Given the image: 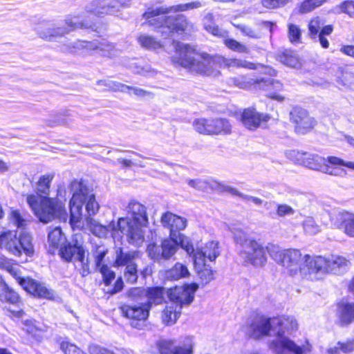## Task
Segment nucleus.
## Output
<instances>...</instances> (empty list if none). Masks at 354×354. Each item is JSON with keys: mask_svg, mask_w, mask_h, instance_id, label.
I'll return each mask as SVG.
<instances>
[{"mask_svg": "<svg viewBox=\"0 0 354 354\" xmlns=\"http://www.w3.org/2000/svg\"><path fill=\"white\" fill-rule=\"evenodd\" d=\"M277 71L271 66H264L258 75H238L231 79L232 83L243 89H255L267 92L266 97L277 102H283L284 96L279 93L283 90V83L273 77L277 76Z\"/></svg>", "mask_w": 354, "mask_h": 354, "instance_id": "1", "label": "nucleus"}, {"mask_svg": "<svg viewBox=\"0 0 354 354\" xmlns=\"http://www.w3.org/2000/svg\"><path fill=\"white\" fill-rule=\"evenodd\" d=\"M106 0H94L89 7L78 15H71L65 19V28L68 31L77 29L91 30L97 32L103 25L101 19L109 14L113 8Z\"/></svg>", "mask_w": 354, "mask_h": 354, "instance_id": "2", "label": "nucleus"}, {"mask_svg": "<svg viewBox=\"0 0 354 354\" xmlns=\"http://www.w3.org/2000/svg\"><path fill=\"white\" fill-rule=\"evenodd\" d=\"M0 269L9 273L28 293L39 299H53V292L30 277H23L20 264L15 260L0 255Z\"/></svg>", "mask_w": 354, "mask_h": 354, "instance_id": "3", "label": "nucleus"}, {"mask_svg": "<svg viewBox=\"0 0 354 354\" xmlns=\"http://www.w3.org/2000/svg\"><path fill=\"white\" fill-rule=\"evenodd\" d=\"M127 214L130 218L120 217L118 220V230L125 234L129 239H136L140 234V229L149 225L146 207L142 203L132 200L127 205Z\"/></svg>", "mask_w": 354, "mask_h": 354, "instance_id": "4", "label": "nucleus"}, {"mask_svg": "<svg viewBox=\"0 0 354 354\" xmlns=\"http://www.w3.org/2000/svg\"><path fill=\"white\" fill-rule=\"evenodd\" d=\"M0 250L17 257L22 254L32 257L35 254L31 236L27 233L19 234L16 230L7 229L0 232Z\"/></svg>", "mask_w": 354, "mask_h": 354, "instance_id": "5", "label": "nucleus"}, {"mask_svg": "<svg viewBox=\"0 0 354 354\" xmlns=\"http://www.w3.org/2000/svg\"><path fill=\"white\" fill-rule=\"evenodd\" d=\"M26 201L35 215L44 223L50 222L66 212L64 203L57 198L42 196L39 201L37 195L30 194L27 196Z\"/></svg>", "mask_w": 354, "mask_h": 354, "instance_id": "6", "label": "nucleus"}, {"mask_svg": "<svg viewBox=\"0 0 354 354\" xmlns=\"http://www.w3.org/2000/svg\"><path fill=\"white\" fill-rule=\"evenodd\" d=\"M269 255L278 264L285 268L290 276H295L302 270L301 261L304 257L299 249H281L274 244L269 246Z\"/></svg>", "mask_w": 354, "mask_h": 354, "instance_id": "7", "label": "nucleus"}, {"mask_svg": "<svg viewBox=\"0 0 354 354\" xmlns=\"http://www.w3.org/2000/svg\"><path fill=\"white\" fill-rule=\"evenodd\" d=\"M194 129L205 136H229L233 127L229 119L223 117L198 118L192 123Z\"/></svg>", "mask_w": 354, "mask_h": 354, "instance_id": "8", "label": "nucleus"}, {"mask_svg": "<svg viewBox=\"0 0 354 354\" xmlns=\"http://www.w3.org/2000/svg\"><path fill=\"white\" fill-rule=\"evenodd\" d=\"M118 309L120 315L128 320L129 326L134 329L140 330L147 326L150 315L149 305L140 303L138 304H122Z\"/></svg>", "mask_w": 354, "mask_h": 354, "instance_id": "9", "label": "nucleus"}, {"mask_svg": "<svg viewBox=\"0 0 354 354\" xmlns=\"http://www.w3.org/2000/svg\"><path fill=\"white\" fill-rule=\"evenodd\" d=\"M0 302L6 306L8 316L12 319L23 317L25 315V311L21 308L23 299L17 291L8 286L2 275H0Z\"/></svg>", "mask_w": 354, "mask_h": 354, "instance_id": "10", "label": "nucleus"}, {"mask_svg": "<svg viewBox=\"0 0 354 354\" xmlns=\"http://www.w3.org/2000/svg\"><path fill=\"white\" fill-rule=\"evenodd\" d=\"M245 246L240 252V255L247 265H252L254 267H262L267 263V253L269 254V246L274 245L273 243H268L264 246L261 243L254 239H246Z\"/></svg>", "mask_w": 354, "mask_h": 354, "instance_id": "11", "label": "nucleus"}, {"mask_svg": "<svg viewBox=\"0 0 354 354\" xmlns=\"http://www.w3.org/2000/svg\"><path fill=\"white\" fill-rule=\"evenodd\" d=\"M173 45L174 54L170 57L171 62L176 66H180L189 71L198 51L191 44L180 41L174 40Z\"/></svg>", "mask_w": 354, "mask_h": 354, "instance_id": "12", "label": "nucleus"}, {"mask_svg": "<svg viewBox=\"0 0 354 354\" xmlns=\"http://www.w3.org/2000/svg\"><path fill=\"white\" fill-rule=\"evenodd\" d=\"M198 288V284L196 283H186L183 286H175L170 288L167 292L169 301L183 308V306L192 304L195 297V292Z\"/></svg>", "mask_w": 354, "mask_h": 354, "instance_id": "13", "label": "nucleus"}, {"mask_svg": "<svg viewBox=\"0 0 354 354\" xmlns=\"http://www.w3.org/2000/svg\"><path fill=\"white\" fill-rule=\"evenodd\" d=\"M290 122L297 134H306L312 131L317 124L309 113L300 107H295L290 113Z\"/></svg>", "mask_w": 354, "mask_h": 354, "instance_id": "14", "label": "nucleus"}, {"mask_svg": "<svg viewBox=\"0 0 354 354\" xmlns=\"http://www.w3.org/2000/svg\"><path fill=\"white\" fill-rule=\"evenodd\" d=\"M270 119V114L259 112L253 106L243 109L239 117L243 126L250 131H255L262 125H266Z\"/></svg>", "mask_w": 354, "mask_h": 354, "instance_id": "15", "label": "nucleus"}, {"mask_svg": "<svg viewBox=\"0 0 354 354\" xmlns=\"http://www.w3.org/2000/svg\"><path fill=\"white\" fill-rule=\"evenodd\" d=\"M165 29L168 30L171 35L187 36L194 31V24L183 14L167 15Z\"/></svg>", "mask_w": 354, "mask_h": 354, "instance_id": "16", "label": "nucleus"}, {"mask_svg": "<svg viewBox=\"0 0 354 354\" xmlns=\"http://www.w3.org/2000/svg\"><path fill=\"white\" fill-rule=\"evenodd\" d=\"M308 34L311 39H318L321 46L327 49L330 46L326 36L331 35L334 27L332 24L323 26V23L319 17L312 18L308 25Z\"/></svg>", "mask_w": 354, "mask_h": 354, "instance_id": "17", "label": "nucleus"}, {"mask_svg": "<svg viewBox=\"0 0 354 354\" xmlns=\"http://www.w3.org/2000/svg\"><path fill=\"white\" fill-rule=\"evenodd\" d=\"M205 30L212 35L222 39L224 45L230 50L243 54L250 53V48L248 46L233 38H230L229 32L222 30L218 25H207L205 26Z\"/></svg>", "mask_w": 354, "mask_h": 354, "instance_id": "18", "label": "nucleus"}, {"mask_svg": "<svg viewBox=\"0 0 354 354\" xmlns=\"http://www.w3.org/2000/svg\"><path fill=\"white\" fill-rule=\"evenodd\" d=\"M290 159L296 164L305 166L311 169L328 171V167L324 166V158L317 154H311L308 152L292 151L290 153Z\"/></svg>", "mask_w": 354, "mask_h": 354, "instance_id": "19", "label": "nucleus"}, {"mask_svg": "<svg viewBox=\"0 0 354 354\" xmlns=\"http://www.w3.org/2000/svg\"><path fill=\"white\" fill-rule=\"evenodd\" d=\"M189 71L202 76L216 75L219 71L215 68L214 55L206 52H198Z\"/></svg>", "mask_w": 354, "mask_h": 354, "instance_id": "20", "label": "nucleus"}, {"mask_svg": "<svg viewBox=\"0 0 354 354\" xmlns=\"http://www.w3.org/2000/svg\"><path fill=\"white\" fill-rule=\"evenodd\" d=\"M171 12L168 7H149L142 14L145 24L155 30L165 29L167 19L166 17Z\"/></svg>", "mask_w": 354, "mask_h": 354, "instance_id": "21", "label": "nucleus"}, {"mask_svg": "<svg viewBox=\"0 0 354 354\" xmlns=\"http://www.w3.org/2000/svg\"><path fill=\"white\" fill-rule=\"evenodd\" d=\"M274 57L277 62L290 68L300 69L304 64L303 59L297 50L290 48L279 50Z\"/></svg>", "mask_w": 354, "mask_h": 354, "instance_id": "22", "label": "nucleus"}, {"mask_svg": "<svg viewBox=\"0 0 354 354\" xmlns=\"http://www.w3.org/2000/svg\"><path fill=\"white\" fill-rule=\"evenodd\" d=\"M159 354H193V345H176L174 339H159L155 343Z\"/></svg>", "mask_w": 354, "mask_h": 354, "instance_id": "23", "label": "nucleus"}, {"mask_svg": "<svg viewBox=\"0 0 354 354\" xmlns=\"http://www.w3.org/2000/svg\"><path fill=\"white\" fill-rule=\"evenodd\" d=\"M161 223L165 227L169 230V236L177 238V233L183 230L187 226V220L170 212H165L161 218Z\"/></svg>", "mask_w": 354, "mask_h": 354, "instance_id": "24", "label": "nucleus"}, {"mask_svg": "<svg viewBox=\"0 0 354 354\" xmlns=\"http://www.w3.org/2000/svg\"><path fill=\"white\" fill-rule=\"evenodd\" d=\"M268 346L277 354H283L285 351L293 354H304L303 347L297 346L292 340L288 337H282L279 340H272L269 342Z\"/></svg>", "mask_w": 354, "mask_h": 354, "instance_id": "25", "label": "nucleus"}, {"mask_svg": "<svg viewBox=\"0 0 354 354\" xmlns=\"http://www.w3.org/2000/svg\"><path fill=\"white\" fill-rule=\"evenodd\" d=\"M250 328L252 335L256 339L270 336V331L275 330L274 317L268 318L261 317L257 322L250 324Z\"/></svg>", "mask_w": 354, "mask_h": 354, "instance_id": "26", "label": "nucleus"}, {"mask_svg": "<svg viewBox=\"0 0 354 354\" xmlns=\"http://www.w3.org/2000/svg\"><path fill=\"white\" fill-rule=\"evenodd\" d=\"M214 64L215 68L216 66L219 68H244L250 70L257 69V64L250 62L242 61L236 58H226L223 55H214Z\"/></svg>", "mask_w": 354, "mask_h": 354, "instance_id": "27", "label": "nucleus"}, {"mask_svg": "<svg viewBox=\"0 0 354 354\" xmlns=\"http://www.w3.org/2000/svg\"><path fill=\"white\" fill-rule=\"evenodd\" d=\"M71 189L73 191V193L70 199V204L82 206L91 194L88 187L82 180H74L71 184Z\"/></svg>", "mask_w": 354, "mask_h": 354, "instance_id": "28", "label": "nucleus"}, {"mask_svg": "<svg viewBox=\"0 0 354 354\" xmlns=\"http://www.w3.org/2000/svg\"><path fill=\"white\" fill-rule=\"evenodd\" d=\"M274 326L275 329H277L276 336L282 337L286 331L296 329L297 323L292 317L282 315L274 317Z\"/></svg>", "mask_w": 354, "mask_h": 354, "instance_id": "29", "label": "nucleus"}, {"mask_svg": "<svg viewBox=\"0 0 354 354\" xmlns=\"http://www.w3.org/2000/svg\"><path fill=\"white\" fill-rule=\"evenodd\" d=\"M337 228L342 230L351 237H354V214L348 212H341L335 223Z\"/></svg>", "mask_w": 354, "mask_h": 354, "instance_id": "30", "label": "nucleus"}, {"mask_svg": "<svg viewBox=\"0 0 354 354\" xmlns=\"http://www.w3.org/2000/svg\"><path fill=\"white\" fill-rule=\"evenodd\" d=\"M66 241L62 228L55 227L52 229L48 234V252L54 255L58 248Z\"/></svg>", "mask_w": 354, "mask_h": 354, "instance_id": "31", "label": "nucleus"}, {"mask_svg": "<svg viewBox=\"0 0 354 354\" xmlns=\"http://www.w3.org/2000/svg\"><path fill=\"white\" fill-rule=\"evenodd\" d=\"M324 166L328 167V171H323L324 173L330 175H336L335 169L342 167L351 170H354V162L345 161L344 160L335 156H329L324 158Z\"/></svg>", "mask_w": 354, "mask_h": 354, "instance_id": "32", "label": "nucleus"}, {"mask_svg": "<svg viewBox=\"0 0 354 354\" xmlns=\"http://www.w3.org/2000/svg\"><path fill=\"white\" fill-rule=\"evenodd\" d=\"M176 239L169 236L162 240L160 243L161 252L157 254L158 259L168 260L176 253L178 250Z\"/></svg>", "mask_w": 354, "mask_h": 354, "instance_id": "33", "label": "nucleus"}, {"mask_svg": "<svg viewBox=\"0 0 354 354\" xmlns=\"http://www.w3.org/2000/svg\"><path fill=\"white\" fill-rule=\"evenodd\" d=\"M165 288L162 286H150L145 288V297L147 300L143 304L149 305L151 309L153 305H159L163 303Z\"/></svg>", "mask_w": 354, "mask_h": 354, "instance_id": "34", "label": "nucleus"}, {"mask_svg": "<svg viewBox=\"0 0 354 354\" xmlns=\"http://www.w3.org/2000/svg\"><path fill=\"white\" fill-rule=\"evenodd\" d=\"M218 248L216 243L213 241L207 243L204 250H198L194 254V262L197 261H205V258H208L209 261H213L218 256Z\"/></svg>", "mask_w": 354, "mask_h": 354, "instance_id": "35", "label": "nucleus"}, {"mask_svg": "<svg viewBox=\"0 0 354 354\" xmlns=\"http://www.w3.org/2000/svg\"><path fill=\"white\" fill-rule=\"evenodd\" d=\"M69 223L73 230H83L82 206L80 205L70 204Z\"/></svg>", "mask_w": 354, "mask_h": 354, "instance_id": "36", "label": "nucleus"}, {"mask_svg": "<svg viewBox=\"0 0 354 354\" xmlns=\"http://www.w3.org/2000/svg\"><path fill=\"white\" fill-rule=\"evenodd\" d=\"M182 308H179L173 303L167 305L162 311L161 319L166 326L175 324L181 314Z\"/></svg>", "mask_w": 354, "mask_h": 354, "instance_id": "37", "label": "nucleus"}, {"mask_svg": "<svg viewBox=\"0 0 354 354\" xmlns=\"http://www.w3.org/2000/svg\"><path fill=\"white\" fill-rule=\"evenodd\" d=\"M194 266L202 285H206L214 279V270L208 265H206L205 261H197V262H194Z\"/></svg>", "mask_w": 354, "mask_h": 354, "instance_id": "38", "label": "nucleus"}, {"mask_svg": "<svg viewBox=\"0 0 354 354\" xmlns=\"http://www.w3.org/2000/svg\"><path fill=\"white\" fill-rule=\"evenodd\" d=\"M81 245L76 241L75 243L66 241L57 250L58 254L64 261L70 263L73 261L77 248Z\"/></svg>", "mask_w": 354, "mask_h": 354, "instance_id": "39", "label": "nucleus"}, {"mask_svg": "<svg viewBox=\"0 0 354 354\" xmlns=\"http://www.w3.org/2000/svg\"><path fill=\"white\" fill-rule=\"evenodd\" d=\"M339 318L342 325H348L354 321V303L338 304Z\"/></svg>", "mask_w": 354, "mask_h": 354, "instance_id": "40", "label": "nucleus"}, {"mask_svg": "<svg viewBox=\"0 0 354 354\" xmlns=\"http://www.w3.org/2000/svg\"><path fill=\"white\" fill-rule=\"evenodd\" d=\"M138 44L144 48L151 50H156L163 48V43L154 36L142 34L137 38Z\"/></svg>", "mask_w": 354, "mask_h": 354, "instance_id": "41", "label": "nucleus"}, {"mask_svg": "<svg viewBox=\"0 0 354 354\" xmlns=\"http://www.w3.org/2000/svg\"><path fill=\"white\" fill-rule=\"evenodd\" d=\"M304 261L309 272H311L317 273L322 270L326 266V260L321 256L312 258L310 254H305Z\"/></svg>", "mask_w": 354, "mask_h": 354, "instance_id": "42", "label": "nucleus"}, {"mask_svg": "<svg viewBox=\"0 0 354 354\" xmlns=\"http://www.w3.org/2000/svg\"><path fill=\"white\" fill-rule=\"evenodd\" d=\"M56 342L63 354H87L67 337L59 338Z\"/></svg>", "mask_w": 354, "mask_h": 354, "instance_id": "43", "label": "nucleus"}, {"mask_svg": "<svg viewBox=\"0 0 354 354\" xmlns=\"http://www.w3.org/2000/svg\"><path fill=\"white\" fill-rule=\"evenodd\" d=\"M54 178L55 174L53 173L41 175L36 183L37 194L38 195L48 196L50 194L51 183Z\"/></svg>", "mask_w": 354, "mask_h": 354, "instance_id": "44", "label": "nucleus"}, {"mask_svg": "<svg viewBox=\"0 0 354 354\" xmlns=\"http://www.w3.org/2000/svg\"><path fill=\"white\" fill-rule=\"evenodd\" d=\"M136 257V252H124L122 248H118L116 251L114 265L117 267L127 266L129 264H133V260Z\"/></svg>", "mask_w": 354, "mask_h": 354, "instance_id": "45", "label": "nucleus"}, {"mask_svg": "<svg viewBox=\"0 0 354 354\" xmlns=\"http://www.w3.org/2000/svg\"><path fill=\"white\" fill-rule=\"evenodd\" d=\"M167 274L171 280H178L189 277V272L186 265L177 262L167 270Z\"/></svg>", "mask_w": 354, "mask_h": 354, "instance_id": "46", "label": "nucleus"}, {"mask_svg": "<svg viewBox=\"0 0 354 354\" xmlns=\"http://www.w3.org/2000/svg\"><path fill=\"white\" fill-rule=\"evenodd\" d=\"M10 223L18 229H24L27 225V220L24 215L18 209H12L8 214Z\"/></svg>", "mask_w": 354, "mask_h": 354, "instance_id": "47", "label": "nucleus"}, {"mask_svg": "<svg viewBox=\"0 0 354 354\" xmlns=\"http://www.w3.org/2000/svg\"><path fill=\"white\" fill-rule=\"evenodd\" d=\"M326 0H304L298 6V12L306 14L321 6Z\"/></svg>", "mask_w": 354, "mask_h": 354, "instance_id": "48", "label": "nucleus"}, {"mask_svg": "<svg viewBox=\"0 0 354 354\" xmlns=\"http://www.w3.org/2000/svg\"><path fill=\"white\" fill-rule=\"evenodd\" d=\"M126 297L133 302L142 301L145 298V288L136 286L129 288L125 292Z\"/></svg>", "mask_w": 354, "mask_h": 354, "instance_id": "49", "label": "nucleus"}, {"mask_svg": "<svg viewBox=\"0 0 354 354\" xmlns=\"http://www.w3.org/2000/svg\"><path fill=\"white\" fill-rule=\"evenodd\" d=\"M102 274V283L104 286H109L111 285L113 281L115 279L116 274L115 271L111 269L108 265H102L99 269Z\"/></svg>", "mask_w": 354, "mask_h": 354, "instance_id": "50", "label": "nucleus"}, {"mask_svg": "<svg viewBox=\"0 0 354 354\" xmlns=\"http://www.w3.org/2000/svg\"><path fill=\"white\" fill-rule=\"evenodd\" d=\"M124 277L127 283H136L138 279V270L137 264H129L126 266L124 271Z\"/></svg>", "mask_w": 354, "mask_h": 354, "instance_id": "51", "label": "nucleus"}, {"mask_svg": "<svg viewBox=\"0 0 354 354\" xmlns=\"http://www.w3.org/2000/svg\"><path fill=\"white\" fill-rule=\"evenodd\" d=\"M288 39L292 44H298L301 42V31L299 27L294 24H288Z\"/></svg>", "mask_w": 354, "mask_h": 354, "instance_id": "52", "label": "nucleus"}, {"mask_svg": "<svg viewBox=\"0 0 354 354\" xmlns=\"http://www.w3.org/2000/svg\"><path fill=\"white\" fill-rule=\"evenodd\" d=\"M292 0H261V5L267 10H277L284 7Z\"/></svg>", "mask_w": 354, "mask_h": 354, "instance_id": "53", "label": "nucleus"}, {"mask_svg": "<svg viewBox=\"0 0 354 354\" xmlns=\"http://www.w3.org/2000/svg\"><path fill=\"white\" fill-rule=\"evenodd\" d=\"M177 238H178V246L180 245V248H183L189 255H193L194 257L196 252L192 242L190 240L185 239V237L181 234H179Z\"/></svg>", "mask_w": 354, "mask_h": 354, "instance_id": "54", "label": "nucleus"}, {"mask_svg": "<svg viewBox=\"0 0 354 354\" xmlns=\"http://www.w3.org/2000/svg\"><path fill=\"white\" fill-rule=\"evenodd\" d=\"M201 7V3L200 1H192L187 3L178 4L174 6H169L171 12H185L189 10H193Z\"/></svg>", "mask_w": 354, "mask_h": 354, "instance_id": "55", "label": "nucleus"}, {"mask_svg": "<svg viewBox=\"0 0 354 354\" xmlns=\"http://www.w3.org/2000/svg\"><path fill=\"white\" fill-rule=\"evenodd\" d=\"M86 201V210L88 215L93 216L97 214L99 211L100 205L95 200V195L91 194Z\"/></svg>", "mask_w": 354, "mask_h": 354, "instance_id": "56", "label": "nucleus"}, {"mask_svg": "<svg viewBox=\"0 0 354 354\" xmlns=\"http://www.w3.org/2000/svg\"><path fill=\"white\" fill-rule=\"evenodd\" d=\"M114 44L106 39L102 38L100 41H95V51L102 53H110L114 49Z\"/></svg>", "mask_w": 354, "mask_h": 354, "instance_id": "57", "label": "nucleus"}, {"mask_svg": "<svg viewBox=\"0 0 354 354\" xmlns=\"http://www.w3.org/2000/svg\"><path fill=\"white\" fill-rule=\"evenodd\" d=\"M339 11L354 17V1L347 0L341 3L339 6Z\"/></svg>", "mask_w": 354, "mask_h": 354, "instance_id": "58", "label": "nucleus"}, {"mask_svg": "<svg viewBox=\"0 0 354 354\" xmlns=\"http://www.w3.org/2000/svg\"><path fill=\"white\" fill-rule=\"evenodd\" d=\"M187 184L196 190L203 191L209 183L201 179H190L187 181Z\"/></svg>", "mask_w": 354, "mask_h": 354, "instance_id": "59", "label": "nucleus"}, {"mask_svg": "<svg viewBox=\"0 0 354 354\" xmlns=\"http://www.w3.org/2000/svg\"><path fill=\"white\" fill-rule=\"evenodd\" d=\"M124 286L123 279L122 277H119L115 279L112 288L107 290V293L111 295L117 294L123 290Z\"/></svg>", "mask_w": 354, "mask_h": 354, "instance_id": "60", "label": "nucleus"}, {"mask_svg": "<svg viewBox=\"0 0 354 354\" xmlns=\"http://www.w3.org/2000/svg\"><path fill=\"white\" fill-rule=\"evenodd\" d=\"M77 47L88 52L95 51V41L80 40L78 41Z\"/></svg>", "mask_w": 354, "mask_h": 354, "instance_id": "61", "label": "nucleus"}, {"mask_svg": "<svg viewBox=\"0 0 354 354\" xmlns=\"http://www.w3.org/2000/svg\"><path fill=\"white\" fill-rule=\"evenodd\" d=\"M235 27L239 29L243 35L251 37V38H257V35L255 31L250 28L243 25V24H237L235 25Z\"/></svg>", "mask_w": 354, "mask_h": 354, "instance_id": "62", "label": "nucleus"}, {"mask_svg": "<svg viewBox=\"0 0 354 354\" xmlns=\"http://www.w3.org/2000/svg\"><path fill=\"white\" fill-rule=\"evenodd\" d=\"M293 209L291 207L288 205H279L277 208V214L279 216H284L285 215L292 214Z\"/></svg>", "mask_w": 354, "mask_h": 354, "instance_id": "63", "label": "nucleus"}, {"mask_svg": "<svg viewBox=\"0 0 354 354\" xmlns=\"http://www.w3.org/2000/svg\"><path fill=\"white\" fill-rule=\"evenodd\" d=\"M107 252V250H104L102 251L99 252L96 255H95L94 261L96 268H99L100 269L101 268V266L104 265L102 262Z\"/></svg>", "mask_w": 354, "mask_h": 354, "instance_id": "64", "label": "nucleus"}]
</instances>
